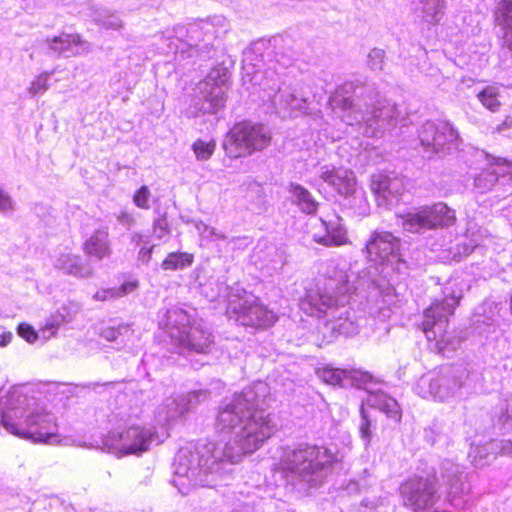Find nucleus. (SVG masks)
I'll list each match as a JSON object with an SVG mask.
<instances>
[{"label": "nucleus", "instance_id": "f257e3e1", "mask_svg": "<svg viewBox=\"0 0 512 512\" xmlns=\"http://www.w3.org/2000/svg\"><path fill=\"white\" fill-rule=\"evenodd\" d=\"M0 424L10 434L38 443H49L58 435L57 420L45 410L25 415L22 408L0 409Z\"/></svg>", "mask_w": 512, "mask_h": 512}, {"label": "nucleus", "instance_id": "f03ea898", "mask_svg": "<svg viewBox=\"0 0 512 512\" xmlns=\"http://www.w3.org/2000/svg\"><path fill=\"white\" fill-rule=\"evenodd\" d=\"M271 141L272 135L263 124L243 120L230 129L223 148L228 158L237 159L244 154L263 151Z\"/></svg>", "mask_w": 512, "mask_h": 512}, {"label": "nucleus", "instance_id": "7ed1b4c3", "mask_svg": "<svg viewBox=\"0 0 512 512\" xmlns=\"http://www.w3.org/2000/svg\"><path fill=\"white\" fill-rule=\"evenodd\" d=\"M337 461L336 455L326 447L311 446L293 451L284 461L283 472L312 474L331 466Z\"/></svg>", "mask_w": 512, "mask_h": 512}, {"label": "nucleus", "instance_id": "20e7f679", "mask_svg": "<svg viewBox=\"0 0 512 512\" xmlns=\"http://www.w3.org/2000/svg\"><path fill=\"white\" fill-rule=\"evenodd\" d=\"M461 296L454 294L445 295L442 299H435L423 311V321L420 324L421 330L426 334L428 340L436 339L434 329L436 326L447 332L450 317L454 315L460 304Z\"/></svg>", "mask_w": 512, "mask_h": 512}, {"label": "nucleus", "instance_id": "39448f33", "mask_svg": "<svg viewBox=\"0 0 512 512\" xmlns=\"http://www.w3.org/2000/svg\"><path fill=\"white\" fill-rule=\"evenodd\" d=\"M419 139L428 151L447 153L457 145L459 133L448 121H427L419 130Z\"/></svg>", "mask_w": 512, "mask_h": 512}, {"label": "nucleus", "instance_id": "423d86ee", "mask_svg": "<svg viewBox=\"0 0 512 512\" xmlns=\"http://www.w3.org/2000/svg\"><path fill=\"white\" fill-rule=\"evenodd\" d=\"M456 222L455 211L443 202L434 203L425 207L417 213L407 216L405 223L413 228L436 229L439 227H448Z\"/></svg>", "mask_w": 512, "mask_h": 512}, {"label": "nucleus", "instance_id": "0eeeda50", "mask_svg": "<svg viewBox=\"0 0 512 512\" xmlns=\"http://www.w3.org/2000/svg\"><path fill=\"white\" fill-rule=\"evenodd\" d=\"M121 441L120 452L123 455L140 454L148 450L151 438L136 426L129 427L118 434Z\"/></svg>", "mask_w": 512, "mask_h": 512}, {"label": "nucleus", "instance_id": "6e6552de", "mask_svg": "<svg viewBox=\"0 0 512 512\" xmlns=\"http://www.w3.org/2000/svg\"><path fill=\"white\" fill-rule=\"evenodd\" d=\"M398 249V241L391 232H374L366 244L368 254L380 260L388 259Z\"/></svg>", "mask_w": 512, "mask_h": 512}, {"label": "nucleus", "instance_id": "1a4fd4ad", "mask_svg": "<svg viewBox=\"0 0 512 512\" xmlns=\"http://www.w3.org/2000/svg\"><path fill=\"white\" fill-rule=\"evenodd\" d=\"M242 430L246 433L257 436L264 442L270 439L275 433L269 415H266L263 411L259 410H255L249 414Z\"/></svg>", "mask_w": 512, "mask_h": 512}, {"label": "nucleus", "instance_id": "9d476101", "mask_svg": "<svg viewBox=\"0 0 512 512\" xmlns=\"http://www.w3.org/2000/svg\"><path fill=\"white\" fill-rule=\"evenodd\" d=\"M83 251L87 256L99 260L109 257L112 250L107 240V233L96 231L83 243Z\"/></svg>", "mask_w": 512, "mask_h": 512}, {"label": "nucleus", "instance_id": "9b49d317", "mask_svg": "<svg viewBox=\"0 0 512 512\" xmlns=\"http://www.w3.org/2000/svg\"><path fill=\"white\" fill-rule=\"evenodd\" d=\"M326 233L324 235H314L313 240L326 247H339L350 244L347 230L342 225L329 226L327 222L322 221Z\"/></svg>", "mask_w": 512, "mask_h": 512}, {"label": "nucleus", "instance_id": "f8f14e48", "mask_svg": "<svg viewBox=\"0 0 512 512\" xmlns=\"http://www.w3.org/2000/svg\"><path fill=\"white\" fill-rule=\"evenodd\" d=\"M422 482L423 479L421 477H417L409 481L411 488L420 487L421 485L424 487L423 491L412 490L407 496L409 505L415 511L427 508L431 504L432 497L434 495L432 486Z\"/></svg>", "mask_w": 512, "mask_h": 512}, {"label": "nucleus", "instance_id": "ddd939ff", "mask_svg": "<svg viewBox=\"0 0 512 512\" xmlns=\"http://www.w3.org/2000/svg\"><path fill=\"white\" fill-rule=\"evenodd\" d=\"M181 346L196 353L205 354L212 344L211 334L202 329L191 330L186 337L181 338Z\"/></svg>", "mask_w": 512, "mask_h": 512}, {"label": "nucleus", "instance_id": "4468645a", "mask_svg": "<svg viewBox=\"0 0 512 512\" xmlns=\"http://www.w3.org/2000/svg\"><path fill=\"white\" fill-rule=\"evenodd\" d=\"M242 412L241 403H235L223 408L217 416L216 428L218 432H231L241 422L240 413Z\"/></svg>", "mask_w": 512, "mask_h": 512}, {"label": "nucleus", "instance_id": "2eb2a0df", "mask_svg": "<svg viewBox=\"0 0 512 512\" xmlns=\"http://www.w3.org/2000/svg\"><path fill=\"white\" fill-rule=\"evenodd\" d=\"M321 179L327 184L334 186L343 194L352 192L354 188V182L348 177L347 171H342L334 167L323 170L321 173Z\"/></svg>", "mask_w": 512, "mask_h": 512}, {"label": "nucleus", "instance_id": "dca6fc26", "mask_svg": "<svg viewBox=\"0 0 512 512\" xmlns=\"http://www.w3.org/2000/svg\"><path fill=\"white\" fill-rule=\"evenodd\" d=\"M372 406L383 412L388 418L400 423L402 410L398 402L387 394H375Z\"/></svg>", "mask_w": 512, "mask_h": 512}, {"label": "nucleus", "instance_id": "f3484780", "mask_svg": "<svg viewBox=\"0 0 512 512\" xmlns=\"http://www.w3.org/2000/svg\"><path fill=\"white\" fill-rule=\"evenodd\" d=\"M479 102L490 112L496 113L500 110L502 102L500 100V91L495 85L483 87L476 95Z\"/></svg>", "mask_w": 512, "mask_h": 512}, {"label": "nucleus", "instance_id": "a211bd4d", "mask_svg": "<svg viewBox=\"0 0 512 512\" xmlns=\"http://www.w3.org/2000/svg\"><path fill=\"white\" fill-rule=\"evenodd\" d=\"M47 43L50 48L62 53L70 50L73 46H80L83 44V40L80 34H67L62 33L59 36H54L53 38L47 39Z\"/></svg>", "mask_w": 512, "mask_h": 512}, {"label": "nucleus", "instance_id": "6ab92c4d", "mask_svg": "<svg viewBox=\"0 0 512 512\" xmlns=\"http://www.w3.org/2000/svg\"><path fill=\"white\" fill-rule=\"evenodd\" d=\"M194 262V255L188 252H170L162 261L164 270H178L189 267Z\"/></svg>", "mask_w": 512, "mask_h": 512}, {"label": "nucleus", "instance_id": "aec40b11", "mask_svg": "<svg viewBox=\"0 0 512 512\" xmlns=\"http://www.w3.org/2000/svg\"><path fill=\"white\" fill-rule=\"evenodd\" d=\"M57 268L65 274L81 276L83 264L81 257L76 254L63 253L58 258Z\"/></svg>", "mask_w": 512, "mask_h": 512}, {"label": "nucleus", "instance_id": "412c9836", "mask_svg": "<svg viewBox=\"0 0 512 512\" xmlns=\"http://www.w3.org/2000/svg\"><path fill=\"white\" fill-rule=\"evenodd\" d=\"M371 190L374 194L388 198L394 194L393 180L385 174L374 175L371 179Z\"/></svg>", "mask_w": 512, "mask_h": 512}, {"label": "nucleus", "instance_id": "4be33fe9", "mask_svg": "<svg viewBox=\"0 0 512 512\" xmlns=\"http://www.w3.org/2000/svg\"><path fill=\"white\" fill-rule=\"evenodd\" d=\"M265 442L259 439L257 436L246 433L242 430V435L238 440V446L240 448V456H246L252 454L258 450Z\"/></svg>", "mask_w": 512, "mask_h": 512}, {"label": "nucleus", "instance_id": "5701e85b", "mask_svg": "<svg viewBox=\"0 0 512 512\" xmlns=\"http://www.w3.org/2000/svg\"><path fill=\"white\" fill-rule=\"evenodd\" d=\"M216 148V142L211 140L209 142L197 139L192 144V150L196 158L200 161L208 160L212 157Z\"/></svg>", "mask_w": 512, "mask_h": 512}, {"label": "nucleus", "instance_id": "b1692460", "mask_svg": "<svg viewBox=\"0 0 512 512\" xmlns=\"http://www.w3.org/2000/svg\"><path fill=\"white\" fill-rule=\"evenodd\" d=\"M345 370L331 367H322L317 370L319 378L330 385L337 386L341 385L343 381V375Z\"/></svg>", "mask_w": 512, "mask_h": 512}, {"label": "nucleus", "instance_id": "393cba45", "mask_svg": "<svg viewBox=\"0 0 512 512\" xmlns=\"http://www.w3.org/2000/svg\"><path fill=\"white\" fill-rule=\"evenodd\" d=\"M349 377L358 387H365L368 384L380 382L371 372L361 369H352L349 371Z\"/></svg>", "mask_w": 512, "mask_h": 512}, {"label": "nucleus", "instance_id": "a878e982", "mask_svg": "<svg viewBox=\"0 0 512 512\" xmlns=\"http://www.w3.org/2000/svg\"><path fill=\"white\" fill-rule=\"evenodd\" d=\"M61 322L54 318H49L45 321L43 325L39 328L40 337L44 340H49L52 337H55L60 328Z\"/></svg>", "mask_w": 512, "mask_h": 512}, {"label": "nucleus", "instance_id": "bb28decb", "mask_svg": "<svg viewBox=\"0 0 512 512\" xmlns=\"http://www.w3.org/2000/svg\"><path fill=\"white\" fill-rule=\"evenodd\" d=\"M17 333L29 344L35 343L40 338L39 331L26 322L19 323L17 326Z\"/></svg>", "mask_w": 512, "mask_h": 512}, {"label": "nucleus", "instance_id": "cd10ccee", "mask_svg": "<svg viewBox=\"0 0 512 512\" xmlns=\"http://www.w3.org/2000/svg\"><path fill=\"white\" fill-rule=\"evenodd\" d=\"M149 198L150 191L147 186H141L133 195V203L141 208L148 209L149 208Z\"/></svg>", "mask_w": 512, "mask_h": 512}, {"label": "nucleus", "instance_id": "c85d7f7f", "mask_svg": "<svg viewBox=\"0 0 512 512\" xmlns=\"http://www.w3.org/2000/svg\"><path fill=\"white\" fill-rule=\"evenodd\" d=\"M360 414H361V418H362V422L359 427L360 435L367 442H370L371 438H372V434H371V430H370L371 421L363 407H361V409H360Z\"/></svg>", "mask_w": 512, "mask_h": 512}, {"label": "nucleus", "instance_id": "c756f323", "mask_svg": "<svg viewBox=\"0 0 512 512\" xmlns=\"http://www.w3.org/2000/svg\"><path fill=\"white\" fill-rule=\"evenodd\" d=\"M498 12L507 27L512 26V0H502Z\"/></svg>", "mask_w": 512, "mask_h": 512}, {"label": "nucleus", "instance_id": "7c9ffc66", "mask_svg": "<svg viewBox=\"0 0 512 512\" xmlns=\"http://www.w3.org/2000/svg\"><path fill=\"white\" fill-rule=\"evenodd\" d=\"M93 298L98 301H107L118 298L116 288H106L97 291Z\"/></svg>", "mask_w": 512, "mask_h": 512}, {"label": "nucleus", "instance_id": "2f4dec72", "mask_svg": "<svg viewBox=\"0 0 512 512\" xmlns=\"http://www.w3.org/2000/svg\"><path fill=\"white\" fill-rule=\"evenodd\" d=\"M138 286L139 283L137 280L124 282L120 287L116 288L118 298L131 293L132 291L137 289Z\"/></svg>", "mask_w": 512, "mask_h": 512}, {"label": "nucleus", "instance_id": "473e14b6", "mask_svg": "<svg viewBox=\"0 0 512 512\" xmlns=\"http://www.w3.org/2000/svg\"><path fill=\"white\" fill-rule=\"evenodd\" d=\"M293 191L297 197H299L300 200L311 202V194L307 189L300 185H295L293 188Z\"/></svg>", "mask_w": 512, "mask_h": 512}, {"label": "nucleus", "instance_id": "72a5a7b5", "mask_svg": "<svg viewBox=\"0 0 512 512\" xmlns=\"http://www.w3.org/2000/svg\"><path fill=\"white\" fill-rule=\"evenodd\" d=\"M101 335L108 341H114L118 338L120 332L117 328L107 327L102 330Z\"/></svg>", "mask_w": 512, "mask_h": 512}, {"label": "nucleus", "instance_id": "f704fd0d", "mask_svg": "<svg viewBox=\"0 0 512 512\" xmlns=\"http://www.w3.org/2000/svg\"><path fill=\"white\" fill-rule=\"evenodd\" d=\"M13 338V334L11 331L6 330L3 327H0V347L7 346Z\"/></svg>", "mask_w": 512, "mask_h": 512}, {"label": "nucleus", "instance_id": "c9c22d12", "mask_svg": "<svg viewBox=\"0 0 512 512\" xmlns=\"http://www.w3.org/2000/svg\"><path fill=\"white\" fill-rule=\"evenodd\" d=\"M12 208V202L8 194L0 189V209L7 210Z\"/></svg>", "mask_w": 512, "mask_h": 512}, {"label": "nucleus", "instance_id": "e433bc0d", "mask_svg": "<svg viewBox=\"0 0 512 512\" xmlns=\"http://www.w3.org/2000/svg\"><path fill=\"white\" fill-rule=\"evenodd\" d=\"M504 39L508 49L512 51V26L506 27Z\"/></svg>", "mask_w": 512, "mask_h": 512}, {"label": "nucleus", "instance_id": "4c0bfd02", "mask_svg": "<svg viewBox=\"0 0 512 512\" xmlns=\"http://www.w3.org/2000/svg\"><path fill=\"white\" fill-rule=\"evenodd\" d=\"M265 313H266V310L262 306L255 305V306H251L249 308V314L256 316V317H259Z\"/></svg>", "mask_w": 512, "mask_h": 512}, {"label": "nucleus", "instance_id": "58836bf2", "mask_svg": "<svg viewBox=\"0 0 512 512\" xmlns=\"http://www.w3.org/2000/svg\"><path fill=\"white\" fill-rule=\"evenodd\" d=\"M118 219L122 222H126V223H133L134 222V219H133V216L127 212V211H122L119 215H118Z\"/></svg>", "mask_w": 512, "mask_h": 512}, {"label": "nucleus", "instance_id": "ea45409f", "mask_svg": "<svg viewBox=\"0 0 512 512\" xmlns=\"http://www.w3.org/2000/svg\"><path fill=\"white\" fill-rule=\"evenodd\" d=\"M225 457L231 462V463H234V462H237L238 460L237 459H234V457L230 454H228L227 450H225Z\"/></svg>", "mask_w": 512, "mask_h": 512}, {"label": "nucleus", "instance_id": "a19ab883", "mask_svg": "<svg viewBox=\"0 0 512 512\" xmlns=\"http://www.w3.org/2000/svg\"><path fill=\"white\" fill-rule=\"evenodd\" d=\"M251 325L262 326V322L260 320H257L256 322H251Z\"/></svg>", "mask_w": 512, "mask_h": 512}]
</instances>
